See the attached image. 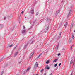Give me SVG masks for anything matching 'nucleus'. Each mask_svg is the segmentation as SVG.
<instances>
[{
    "instance_id": "obj_36",
    "label": "nucleus",
    "mask_w": 75,
    "mask_h": 75,
    "mask_svg": "<svg viewBox=\"0 0 75 75\" xmlns=\"http://www.w3.org/2000/svg\"><path fill=\"white\" fill-rule=\"evenodd\" d=\"M2 73H3V72H2Z\"/></svg>"
},
{
    "instance_id": "obj_35",
    "label": "nucleus",
    "mask_w": 75,
    "mask_h": 75,
    "mask_svg": "<svg viewBox=\"0 0 75 75\" xmlns=\"http://www.w3.org/2000/svg\"><path fill=\"white\" fill-rule=\"evenodd\" d=\"M36 75H38V74H37Z\"/></svg>"
},
{
    "instance_id": "obj_30",
    "label": "nucleus",
    "mask_w": 75,
    "mask_h": 75,
    "mask_svg": "<svg viewBox=\"0 0 75 75\" xmlns=\"http://www.w3.org/2000/svg\"><path fill=\"white\" fill-rule=\"evenodd\" d=\"M71 27H72V25H71Z\"/></svg>"
},
{
    "instance_id": "obj_7",
    "label": "nucleus",
    "mask_w": 75,
    "mask_h": 75,
    "mask_svg": "<svg viewBox=\"0 0 75 75\" xmlns=\"http://www.w3.org/2000/svg\"><path fill=\"white\" fill-rule=\"evenodd\" d=\"M71 13H72V12L71 11V10H70L69 11V13L68 14V16H69V15H70V14Z\"/></svg>"
},
{
    "instance_id": "obj_21",
    "label": "nucleus",
    "mask_w": 75,
    "mask_h": 75,
    "mask_svg": "<svg viewBox=\"0 0 75 75\" xmlns=\"http://www.w3.org/2000/svg\"><path fill=\"white\" fill-rule=\"evenodd\" d=\"M24 13V11H22L21 12V14H23Z\"/></svg>"
},
{
    "instance_id": "obj_23",
    "label": "nucleus",
    "mask_w": 75,
    "mask_h": 75,
    "mask_svg": "<svg viewBox=\"0 0 75 75\" xmlns=\"http://www.w3.org/2000/svg\"><path fill=\"white\" fill-rule=\"evenodd\" d=\"M42 55V53H41V54H40L39 55V56H41V55Z\"/></svg>"
},
{
    "instance_id": "obj_8",
    "label": "nucleus",
    "mask_w": 75,
    "mask_h": 75,
    "mask_svg": "<svg viewBox=\"0 0 75 75\" xmlns=\"http://www.w3.org/2000/svg\"><path fill=\"white\" fill-rule=\"evenodd\" d=\"M17 54H18V52H16V53H15V54L14 55V57H16V55H17Z\"/></svg>"
},
{
    "instance_id": "obj_27",
    "label": "nucleus",
    "mask_w": 75,
    "mask_h": 75,
    "mask_svg": "<svg viewBox=\"0 0 75 75\" xmlns=\"http://www.w3.org/2000/svg\"><path fill=\"white\" fill-rule=\"evenodd\" d=\"M72 46H71V50H72Z\"/></svg>"
},
{
    "instance_id": "obj_19",
    "label": "nucleus",
    "mask_w": 75,
    "mask_h": 75,
    "mask_svg": "<svg viewBox=\"0 0 75 75\" xmlns=\"http://www.w3.org/2000/svg\"><path fill=\"white\" fill-rule=\"evenodd\" d=\"M67 23H66L65 24V26L66 27V26H67Z\"/></svg>"
},
{
    "instance_id": "obj_3",
    "label": "nucleus",
    "mask_w": 75,
    "mask_h": 75,
    "mask_svg": "<svg viewBox=\"0 0 75 75\" xmlns=\"http://www.w3.org/2000/svg\"><path fill=\"white\" fill-rule=\"evenodd\" d=\"M33 54H34V52H33L31 54L29 58H31L32 57H33Z\"/></svg>"
},
{
    "instance_id": "obj_25",
    "label": "nucleus",
    "mask_w": 75,
    "mask_h": 75,
    "mask_svg": "<svg viewBox=\"0 0 75 75\" xmlns=\"http://www.w3.org/2000/svg\"><path fill=\"white\" fill-rule=\"evenodd\" d=\"M25 28V26H23V28Z\"/></svg>"
},
{
    "instance_id": "obj_6",
    "label": "nucleus",
    "mask_w": 75,
    "mask_h": 75,
    "mask_svg": "<svg viewBox=\"0 0 75 75\" xmlns=\"http://www.w3.org/2000/svg\"><path fill=\"white\" fill-rule=\"evenodd\" d=\"M45 69H50V67H48V66L47 65L45 67Z\"/></svg>"
},
{
    "instance_id": "obj_24",
    "label": "nucleus",
    "mask_w": 75,
    "mask_h": 75,
    "mask_svg": "<svg viewBox=\"0 0 75 75\" xmlns=\"http://www.w3.org/2000/svg\"><path fill=\"white\" fill-rule=\"evenodd\" d=\"M40 57V56L39 55V56H38V57L37 58H38Z\"/></svg>"
},
{
    "instance_id": "obj_28",
    "label": "nucleus",
    "mask_w": 75,
    "mask_h": 75,
    "mask_svg": "<svg viewBox=\"0 0 75 75\" xmlns=\"http://www.w3.org/2000/svg\"><path fill=\"white\" fill-rule=\"evenodd\" d=\"M60 38V37H58V38Z\"/></svg>"
},
{
    "instance_id": "obj_17",
    "label": "nucleus",
    "mask_w": 75,
    "mask_h": 75,
    "mask_svg": "<svg viewBox=\"0 0 75 75\" xmlns=\"http://www.w3.org/2000/svg\"><path fill=\"white\" fill-rule=\"evenodd\" d=\"M57 55H58V56H59V55H61V54H60V53L58 54Z\"/></svg>"
},
{
    "instance_id": "obj_33",
    "label": "nucleus",
    "mask_w": 75,
    "mask_h": 75,
    "mask_svg": "<svg viewBox=\"0 0 75 75\" xmlns=\"http://www.w3.org/2000/svg\"><path fill=\"white\" fill-rule=\"evenodd\" d=\"M1 75H3V74H1Z\"/></svg>"
},
{
    "instance_id": "obj_26",
    "label": "nucleus",
    "mask_w": 75,
    "mask_h": 75,
    "mask_svg": "<svg viewBox=\"0 0 75 75\" xmlns=\"http://www.w3.org/2000/svg\"><path fill=\"white\" fill-rule=\"evenodd\" d=\"M59 35H61V33H59Z\"/></svg>"
},
{
    "instance_id": "obj_10",
    "label": "nucleus",
    "mask_w": 75,
    "mask_h": 75,
    "mask_svg": "<svg viewBox=\"0 0 75 75\" xmlns=\"http://www.w3.org/2000/svg\"><path fill=\"white\" fill-rule=\"evenodd\" d=\"M31 14H33V13H34V10H31Z\"/></svg>"
},
{
    "instance_id": "obj_20",
    "label": "nucleus",
    "mask_w": 75,
    "mask_h": 75,
    "mask_svg": "<svg viewBox=\"0 0 75 75\" xmlns=\"http://www.w3.org/2000/svg\"><path fill=\"white\" fill-rule=\"evenodd\" d=\"M38 14V13H37L36 14V16H37Z\"/></svg>"
},
{
    "instance_id": "obj_9",
    "label": "nucleus",
    "mask_w": 75,
    "mask_h": 75,
    "mask_svg": "<svg viewBox=\"0 0 75 75\" xmlns=\"http://www.w3.org/2000/svg\"><path fill=\"white\" fill-rule=\"evenodd\" d=\"M57 61H58V59H55L53 61V62L54 63V62H57Z\"/></svg>"
},
{
    "instance_id": "obj_22",
    "label": "nucleus",
    "mask_w": 75,
    "mask_h": 75,
    "mask_svg": "<svg viewBox=\"0 0 75 75\" xmlns=\"http://www.w3.org/2000/svg\"><path fill=\"white\" fill-rule=\"evenodd\" d=\"M61 65V63H60L59 64V66H60Z\"/></svg>"
},
{
    "instance_id": "obj_16",
    "label": "nucleus",
    "mask_w": 75,
    "mask_h": 75,
    "mask_svg": "<svg viewBox=\"0 0 75 75\" xmlns=\"http://www.w3.org/2000/svg\"><path fill=\"white\" fill-rule=\"evenodd\" d=\"M40 71H41V72H43V71H44V70L43 69L41 70H40Z\"/></svg>"
},
{
    "instance_id": "obj_14",
    "label": "nucleus",
    "mask_w": 75,
    "mask_h": 75,
    "mask_svg": "<svg viewBox=\"0 0 75 75\" xmlns=\"http://www.w3.org/2000/svg\"><path fill=\"white\" fill-rule=\"evenodd\" d=\"M49 62L48 60H47V61L46 62V64H49Z\"/></svg>"
},
{
    "instance_id": "obj_4",
    "label": "nucleus",
    "mask_w": 75,
    "mask_h": 75,
    "mask_svg": "<svg viewBox=\"0 0 75 75\" xmlns=\"http://www.w3.org/2000/svg\"><path fill=\"white\" fill-rule=\"evenodd\" d=\"M30 69H31V67H28V68L26 70V72H28V71H29V70H30Z\"/></svg>"
},
{
    "instance_id": "obj_12",
    "label": "nucleus",
    "mask_w": 75,
    "mask_h": 75,
    "mask_svg": "<svg viewBox=\"0 0 75 75\" xmlns=\"http://www.w3.org/2000/svg\"><path fill=\"white\" fill-rule=\"evenodd\" d=\"M72 62H73V61H72V60H71L70 63V64H71H71H72Z\"/></svg>"
},
{
    "instance_id": "obj_11",
    "label": "nucleus",
    "mask_w": 75,
    "mask_h": 75,
    "mask_svg": "<svg viewBox=\"0 0 75 75\" xmlns=\"http://www.w3.org/2000/svg\"><path fill=\"white\" fill-rule=\"evenodd\" d=\"M58 47H57L55 48V50L56 51H57L58 50Z\"/></svg>"
},
{
    "instance_id": "obj_5",
    "label": "nucleus",
    "mask_w": 75,
    "mask_h": 75,
    "mask_svg": "<svg viewBox=\"0 0 75 75\" xmlns=\"http://www.w3.org/2000/svg\"><path fill=\"white\" fill-rule=\"evenodd\" d=\"M75 35V33H73L72 35L71 36L72 38H73V39H74V38H75V37L74 36V35Z\"/></svg>"
},
{
    "instance_id": "obj_18",
    "label": "nucleus",
    "mask_w": 75,
    "mask_h": 75,
    "mask_svg": "<svg viewBox=\"0 0 75 75\" xmlns=\"http://www.w3.org/2000/svg\"><path fill=\"white\" fill-rule=\"evenodd\" d=\"M12 46H13V45H11L9 46V47H11Z\"/></svg>"
},
{
    "instance_id": "obj_15",
    "label": "nucleus",
    "mask_w": 75,
    "mask_h": 75,
    "mask_svg": "<svg viewBox=\"0 0 75 75\" xmlns=\"http://www.w3.org/2000/svg\"><path fill=\"white\" fill-rule=\"evenodd\" d=\"M57 66V64H56L55 65H54V67H56V66Z\"/></svg>"
},
{
    "instance_id": "obj_31",
    "label": "nucleus",
    "mask_w": 75,
    "mask_h": 75,
    "mask_svg": "<svg viewBox=\"0 0 75 75\" xmlns=\"http://www.w3.org/2000/svg\"><path fill=\"white\" fill-rule=\"evenodd\" d=\"M50 75H52V73H51V74H50Z\"/></svg>"
},
{
    "instance_id": "obj_13",
    "label": "nucleus",
    "mask_w": 75,
    "mask_h": 75,
    "mask_svg": "<svg viewBox=\"0 0 75 75\" xmlns=\"http://www.w3.org/2000/svg\"><path fill=\"white\" fill-rule=\"evenodd\" d=\"M26 32V30H24L22 32V33H25Z\"/></svg>"
},
{
    "instance_id": "obj_2",
    "label": "nucleus",
    "mask_w": 75,
    "mask_h": 75,
    "mask_svg": "<svg viewBox=\"0 0 75 75\" xmlns=\"http://www.w3.org/2000/svg\"><path fill=\"white\" fill-rule=\"evenodd\" d=\"M69 43L70 45H71L72 44V41L71 40H69Z\"/></svg>"
},
{
    "instance_id": "obj_29",
    "label": "nucleus",
    "mask_w": 75,
    "mask_h": 75,
    "mask_svg": "<svg viewBox=\"0 0 75 75\" xmlns=\"http://www.w3.org/2000/svg\"><path fill=\"white\" fill-rule=\"evenodd\" d=\"M44 75H46V73L44 74Z\"/></svg>"
},
{
    "instance_id": "obj_1",
    "label": "nucleus",
    "mask_w": 75,
    "mask_h": 75,
    "mask_svg": "<svg viewBox=\"0 0 75 75\" xmlns=\"http://www.w3.org/2000/svg\"><path fill=\"white\" fill-rule=\"evenodd\" d=\"M38 67V63L37 62L35 65L34 68H36Z\"/></svg>"
},
{
    "instance_id": "obj_34",
    "label": "nucleus",
    "mask_w": 75,
    "mask_h": 75,
    "mask_svg": "<svg viewBox=\"0 0 75 75\" xmlns=\"http://www.w3.org/2000/svg\"><path fill=\"white\" fill-rule=\"evenodd\" d=\"M73 46H74L73 45H72V47H73Z\"/></svg>"
},
{
    "instance_id": "obj_32",
    "label": "nucleus",
    "mask_w": 75,
    "mask_h": 75,
    "mask_svg": "<svg viewBox=\"0 0 75 75\" xmlns=\"http://www.w3.org/2000/svg\"><path fill=\"white\" fill-rule=\"evenodd\" d=\"M6 17H5V18H4V19H6Z\"/></svg>"
}]
</instances>
